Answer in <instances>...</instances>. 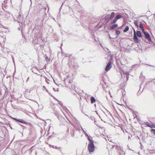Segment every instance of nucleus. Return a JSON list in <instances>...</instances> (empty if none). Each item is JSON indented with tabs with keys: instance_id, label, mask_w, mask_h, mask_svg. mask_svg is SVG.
Segmentation results:
<instances>
[{
	"instance_id": "f257e3e1",
	"label": "nucleus",
	"mask_w": 155,
	"mask_h": 155,
	"mask_svg": "<svg viewBox=\"0 0 155 155\" xmlns=\"http://www.w3.org/2000/svg\"><path fill=\"white\" fill-rule=\"evenodd\" d=\"M142 36V34L140 31H137L136 33L135 30L134 29L133 39L135 43H138L139 41V40L137 37L139 38H140Z\"/></svg>"
},
{
	"instance_id": "f03ea898",
	"label": "nucleus",
	"mask_w": 155,
	"mask_h": 155,
	"mask_svg": "<svg viewBox=\"0 0 155 155\" xmlns=\"http://www.w3.org/2000/svg\"><path fill=\"white\" fill-rule=\"evenodd\" d=\"M115 14V13L114 12H112L111 13V15H107L104 17V19L107 21V23H108L110 20H112L114 17Z\"/></svg>"
},
{
	"instance_id": "7ed1b4c3",
	"label": "nucleus",
	"mask_w": 155,
	"mask_h": 155,
	"mask_svg": "<svg viewBox=\"0 0 155 155\" xmlns=\"http://www.w3.org/2000/svg\"><path fill=\"white\" fill-rule=\"evenodd\" d=\"M95 146L93 143H89L88 145V149L89 151L91 153L94 151Z\"/></svg>"
},
{
	"instance_id": "20e7f679",
	"label": "nucleus",
	"mask_w": 155,
	"mask_h": 155,
	"mask_svg": "<svg viewBox=\"0 0 155 155\" xmlns=\"http://www.w3.org/2000/svg\"><path fill=\"white\" fill-rule=\"evenodd\" d=\"M111 62L110 61H109L105 67V70L106 71H107L111 68Z\"/></svg>"
},
{
	"instance_id": "39448f33",
	"label": "nucleus",
	"mask_w": 155,
	"mask_h": 155,
	"mask_svg": "<svg viewBox=\"0 0 155 155\" xmlns=\"http://www.w3.org/2000/svg\"><path fill=\"white\" fill-rule=\"evenodd\" d=\"M144 35L146 38L148 40L149 42L150 43L151 42L152 40L151 38L149 33L148 32H147L145 33Z\"/></svg>"
},
{
	"instance_id": "423d86ee",
	"label": "nucleus",
	"mask_w": 155,
	"mask_h": 155,
	"mask_svg": "<svg viewBox=\"0 0 155 155\" xmlns=\"http://www.w3.org/2000/svg\"><path fill=\"white\" fill-rule=\"evenodd\" d=\"M41 48V45L40 44L38 43H35V49L36 50H40Z\"/></svg>"
},
{
	"instance_id": "0eeeda50",
	"label": "nucleus",
	"mask_w": 155,
	"mask_h": 155,
	"mask_svg": "<svg viewBox=\"0 0 155 155\" xmlns=\"http://www.w3.org/2000/svg\"><path fill=\"white\" fill-rule=\"evenodd\" d=\"M77 10L78 12H81V14L84 12V11L82 10V7L80 6H78Z\"/></svg>"
},
{
	"instance_id": "6e6552de",
	"label": "nucleus",
	"mask_w": 155,
	"mask_h": 155,
	"mask_svg": "<svg viewBox=\"0 0 155 155\" xmlns=\"http://www.w3.org/2000/svg\"><path fill=\"white\" fill-rule=\"evenodd\" d=\"M46 9V8H42L40 10V11L41 12H43V18H45V16H46V14L45 13V10Z\"/></svg>"
},
{
	"instance_id": "1a4fd4ad",
	"label": "nucleus",
	"mask_w": 155,
	"mask_h": 155,
	"mask_svg": "<svg viewBox=\"0 0 155 155\" xmlns=\"http://www.w3.org/2000/svg\"><path fill=\"white\" fill-rule=\"evenodd\" d=\"M145 124L148 127H150L151 128L154 127L155 128V126H153V124H151L148 122H146L145 123Z\"/></svg>"
},
{
	"instance_id": "9d476101",
	"label": "nucleus",
	"mask_w": 155,
	"mask_h": 155,
	"mask_svg": "<svg viewBox=\"0 0 155 155\" xmlns=\"http://www.w3.org/2000/svg\"><path fill=\"white\" fill-rule=\"evenodd\" d=\"M103 88L104 90L105 91V92H107V90L108 88L107 86L105 84L103 85Z\"/></svg>"
},
{
	"instance_id": "9b49d317",
	"label": "nucleus",
	"mask_w": 155,
	"mask_h": 155,
	"mask_svg": "<svg viewBox=\"0 0 155 155\" xmlns=\"http://www.w3.org/2000/svg\"><path fill=\"white\" fill-rule=\"evenodd\" d=\"M118 24H115L113 25L110 28V29L112 30L114 29V28H116L118 26Z\"/></svg>"
},
{
	"instance_id": "f8f14e48",
	"label": "nucleus",
	"mask_w": 155,
	"mask_h": 155,
	"mask_svg": "<svg viewBox=\"0 0 155 155\" xmlns=\"http://www.w3.org/2000/svg\"><path fill=\"white\" fill-rule=\"evenodd\" d=\"M115 18L117 20L118 19L121 18H124V16L120 15H118L115 16Z\"/></svg>"
},
{
	"instance_id": "ddd939ff",
	"label": "nucleus",
	"mask_w": 155,
	"mask_h": 155,
	"mask_svg": "<svg viewBox=\"0 0 155 155\" xmlns=\"http://www.w3.org/2000/svg\"><path fill=\"white\" fill-rule=\"evenodd\" d=\"M25 123L23 124H25L28 128H30L31 125V124L29 122H27L25 121Z\"/></svg>"
},
{
	"instance_id": "4468645a",
	"label": "nucleus",
	"mask_w": 155,
	"mask_h": 155,
	"mask_svg": "<svg viewBox=\"0 0 155 155\" xmlns=\"http://www.w3.org/2000/svg\"><path fill=\"white\" fill-rule=\"evenodd\" d=\"M19 15L18 16L17 18V21L18 23H20L22 22V18L21 17L20 15Z\"/></svg>"
},
{
	"instance_id": "2eb2a0df",
	"label": "nucleus",
	"mask_w": 155,
	"mask_h": 155,
	"mask_svg": "<svg viewBox=\"0 0 155 155\" xmlns=\"http://www.w3.org/2000/svg\"><path fill=\"white\" fill-rule=\"evenodd\" d=\"M90 100L91 101V104L94 103L96 101V100L95 98L93 96L91 97V98H90Z\"/></svg>"
},
{
	"instance_id": "dca6fc26",
	"label": "nucleus",
	"mask_w": 155,
	"mask_h": 155,
	"mask_svg": "<svg viewBox=\"0 0 155 155\" xmlns=\"http://www.w3.org/2000/svg\"><path fill=\"white\" fill-rule=\"evenodd\" d=\"M16 121L20 123H22V124L24 123H25V121L24 120H23L21 119H17Z\"/></svg>"
},
{
	"instance_id": "f3484780",
	"label": "nucleus",
	"mask_w": 155,
	"mask_h": 155,
	"mask_svg": "<svg viewBox=\"0 0 155 155\" xmlns=\"http://www.w3.org/2000/svg\"><path fill=\"white\" fill-rule=\"evenodd\" d=\"M123 73L124 74H125L126 75V78H127V81L128 80V78H129V73L128 72L125 71V72H124Z\"/></svg>"
},
{
	"instance_id": "a211bd4d",
	"label": "nucleus",
	"mask_w": 155,
	"mask_h": 155,
	"mask_svg": "<svg viewBox=\"0 0 155 155\" xmlns=\"http://www.w3.org/2000/svg\"><path fill=\"white\" fill-rule=\"evenodd\" d=\"M87 140H89V143H94V141L91 139L90 136H87Z\"/></svg>"
},
{
	"instance_id": "6ab92c4d",
	"label": "nucleus",
	"mask_w": 155,
	"mask_h": 155,
	"mask_svg": "<svg viewBox=\"0 0 155 155\" xmlns=\"http://www.w3.org/2000/svg\"><path fill=\"white\" fill-rule=\"evenodd\" d=\"M140 78L142 79L143 80H144L145 79V77L142 75V72H141L140 74Z\"/></svg>"
},
{
	"instance_id": "aec40b11",
	"label": "nucleus",
	"mask_w": 155,
	"mask_h": 155,
	"mask_svg": "<svg viewBox=\"0 0 155 155\" xmlns=\"http://www.w3.org/2000/svg\"><path fill=\"white\" fill-rule=\"evenodd\" d=\"M134 23L135 24L136 26L137 27H138V21L137 20H134Z\"/></svg>"
},
{
	"instance_id": "412c9836",
	"label": "nucleus",
	"mask_w": 155,
	"mask_h": 155,
	"mask_svg": "<svg viewBox=\"0 0 155 155\" xmlns=\"http://www.w3.org/2000/svg\"><path fill=\"white\" fill-rule=\"evenodd\" d=\"M129 29V27L128 26H126V27L123 30L124 32H126L128 31Z\"/></svg>"
},
{
	"instance_id": "4be33fe9",
	"label": "nucleus",
	"mask_w": 155,
	"mask_h": 155,
	"mask_svg": "<svg viewBox=\"0 0 155 155\" xmlns=\"http://www.w3.org/2000/svg\"><path fill=\"white\" fill-rule=\"evenodd\" d=\"M62 54L63 55H64V56H65V57H68V56H71V55L69 54H66V53H63L62 52Z\"/></svg>"
},
{
	"instance_id": "5701e85b",
	"label": "nucleus",
	"mask_w": 155,
	"mask_h": 155,
	"mask_svg": "<svg viewBox=\"0 0 155 155\" xmlns=\"http://www.w3.org/2000/svg\"><path fill=\"white\" fill-rule=\"evenodd\" d=\"M117 21V20H116V19L115 18H114V20L111 22V24H114Z\"/></svg>"
},
{
	"instance_id": "b1692460",
	"label": "nucleus",
	"mask_w": 155,
	"mask_h": 155,
	"mask_svg": "<svg viewBox=\"0 0 155 155\" xmlns=\"http://www.w3.org/2000/svg\"><path fill=\"white\" fill-rule=\"evenodd\" d=\"M37 71H38L35 68H33L32 69V71L35 74H37Z\"/></svg>"
},
{
	"instance_id": "393cba45",
	"label": "nucleus",
	"mask_w": 155,
	"mask_h": 155,
	"mask_svg": "<svg viewBox=\"0 0 155 155\" xmlns=\"http://www.w3.org/2000/svg\"><path fill=\"white\" fill-rule=\"evenodd\" d=\"M139 27L141 29L143 28V25L141 22L140 23Z\"/></svg>"
},
{
	"instance_id": "a878e982",
	"label": "nucleus",
	"mask_w": 155,
	"mask_h": 155,
	"mask_svg": "<svg viewBox=\"0 0 155 155\" xmlns=\"http://www.w3.org/2000/svg\"><path fill=\"white\" fill-rule=\"evenodd\" d=\"M52 147L53 148H54V149H59V148H61L60 147H58L57 146H55L54 145L52 146Z\"/></svg>"
},
{
	"instance_id": "bb28decb",
	"label": "nucleus",
	"mask_w": 155,
	"mask_h": 155,
	"mask_svg": "<svg viewBox=\"0 0 155 155\" xmlns=\"http://www.w3.org/2000/svg\"><path fill=\"white\" fill-rule=\"evenodd\" d=\"M116 33L117 35H118L120 33V31L119 30H116Z\"/></svg>"
},
{
	"instance_id": "cd10ccee",
	"label": "nucleus",
	"mask_w": 155,
	"mask_h": 155,
	"mask_svg": "<svg viewBox=\"0 0 155 155\" xmlns=\"http://www.w3.org/2000/svg\"><path fill=\"white\" fill-rule=\"evenodd\" d=\"M125 95V91L123 90L122 92V96L123 97Z\"/></svg>"
},
{
	"instance_id": "c85d7f7f",
	"label": "nucleus",
	"mask_w": 155,
	"mask_h": 155,
	"mask_svg": "<svg viewBox=\"0 0 155 155\" xmlns=\"http://www.w3.org/2000/svg\"><path fill=\"white\" fill-rule=\"evenodd\" d=\"M89 117L92 120H93L95 119L94 117L93 116H91L90 117Z\"/></svg>"
},
{
	"instance_id": "c756f323",
	"label": "nucleus",
	"mask_w": 155,
	"mask_h": 155,
	"mask_svg": "<svg viewBox=\"0 0 155 155\" xmlns=\"http://www.w3.org/2000/svg\"><path fill=\"white\" fill-rule=\"evenodd\" d=\"M124 152L123 150H121V152L120 153L119 155H124Z\"/></svg>"
},
{
	"instance_id": "7c9ffc66",
	"label": "nucleus",
	"mask_w": 155,
	"mask_h": 155,
	"mask_svg": "<svg viewBox=\"0 0 155 155\" xmlns=\"http://www.w3.org/2000/svg\"><path fill=\"white\" fill-rule=\"evenodd\" d=\"M45 60L46 61H49L50 60V59L48 58L47 56H46L45 57Z\"/></svg>"
},
{
	"instance_id": "2f4dec72",
	"label": "nucleus",
	"mask_w": 155,
	"mask_h": 155,
	"mask_svg": "<svg viewBox=\"0 0 155 155\" xmlns=\"http://www.w3.org/2000/svg\"><path fill=\"white\" fill-rule=\"evenodd\" d=\"M82 129L83 130V131L84 132L85 136L86 137L87 136H88V135L87 134L86 132H85L84 130L82 128Z\"/></svg>"
},
{
	"instance_id": "473e14b6",
	"label": "nucleus",
	"mask_w": 155,
	"mask_h": 155,
	"mask_svg": "<svg viewBox=\"0 0 155 155\" xmlns=\"http://www.w3.org/2000/svg\"><path fill=\"white\" fill-rule=\"evenodd\" d=\"M141 29L142 30V32L144 34H145V33H146L147 32L146 31H145L144 28H143Z\"/></svg>"
},
{
	"instance_id": "72a5a7b5",
	"label": "nucleus",
	"mask_w": 155,
	"mask_h": 155,
	"mask_svg": "<svg viewBox=\"0 0 155 155\" xmlns=\"http://www.w3.org/2000/svg\"><path fill=\"white\" fill-rule=\"evenodd\" d=\"M151 131L155 135V129H152Z\"/></svg>"
},
{
	"instance_id": "f704fd0d",
	"label": "nucleus",
	"mask_w": 155,
	"mask_h": 155,
	"mask_svg": "<svg viewBox=\"0 0 155 155\" xmlns=\"http://www.w3.org/2000/svg\"><path fill=\"white\" fill-rule=\"evenodd\" d=\"M64 2H65V1L64 2L62 3V5H61V7L59 8V11H60H60H61V7H62V5H63L64 3Z\"/></svg>"
},
{
	"instance_id": "c9c22d12",
	"label": "nucleus",
	"mask_w": 155,
	"mask_h": 155,
	"mask_svg": "<svg viewBox=\"0 0 155 155\" xmlns=\"http://www.w3.org/2000/svg\"><path fill=\"white\" fill-rule=\"evenodd\" d=\"M20 125L21 126L23 127V129L26 128V127H25L24 126H23V125H22L21 124H20Z\"/></svg>"
},
{
	"instance_id": "e433bc0d",
	"label": "nucleus",
	"mask_w": 155,
	"mask_h": 155,
	"mask_svg": "<svg viewBox=\"0 0 155 155\" xmlns=\"http://www.w3.org/2000/svg\"><path fill=\"white\" fill-rule=\"evenodd\" d=\"M59 104L61 106H63V104L61 103H59Z\"/></svg>"
},
{
	"instance_id": "4c0bfd02",
	"label": "nucleus",
	"mask_w": 155,
	"mask_h": 155,
	"mask_svg": "<svg viewBox=\"0 0 155 155\" xmlns=\"http://www.w3.org/2000/svg\"><path fill=\"white\" fill-rule=\"evenodd\" d=\"M72 81H71V80H70L69 81V84L70 83L71 84V82Z\"/></svg>"
},
{
	"instance_id": "58836bf2",
	"label": "nucleus",
	"mask_w": 155,
	"mask_h": 155,
	"mask_svg": "<svg viewBox=\"0 0 155 155\" xmlns=\"http://www.w3.org/2000/svg\"><path fill=\"white\" fill-rule=\"evenodd\" d=\"M17 118H13V119L15 120V121H16V120L17 119Z\"/></svg>"
},
{
	"instance_id": "ea45409f",
	"label": "nucleus",
	"mask_w": 155,
	"mask_h": 155,
	"mask_svg": "<svg viewBox=\"0 0 155 155\" xmlns=\"http://www.w3.org/2000/svg\"><path fill=\"white\" fill-rule=\"evenodd\" d=\"M74 134L73 133L72 134H71V136L72 137H74Z\"/></svg>"
},
{
	"instance_id": "a19ab883",
	"label": "nucleus",
	"mask_w": 155,
	"mask_h": 155,
	"mask_svg": "<svg viewBox=\"0 0 155 155\" xmlns=\"http://www.w3.org/2000/svg\"><path fill=\"white\" fill-rule=\"evenodd\" d=\"M109 37L110 38V39H113V38H111L110 37V35H109Z\"/></svg>"
},
{
	"instance_id": "79ce46f5",
	"label": "nucleus",
	"mask_w": 155,
	"mask_h": 155,
	"mask_svg": "<svg viewBox=\"0 0 155 155\" xmlns=\"http://www.w3.org/2000/svg\"><path fill=\"white\" fill-rule=\"evenodd\" d=\"M94 120L95 124L96 125V121L95 119H94Z\"/></svg>"
},
{
	"instance_id": "37998d69",
	"label": "nucleus",
	"mask_w": 155,
	"mask_h": 155,
	"mask_svg": "<svg viewBox=\"0 0 155 155\" xmlns=\"http://www.w3.org/2000/svg\"><path fill=\"white\" fill-rule=\"evenodd\" d=\"M35 101V102L36 103H37L38 104V103L37 102L35 101Z\"/></svg>"
},
{
	"instance_id": "c03bdc74",
	"label": "nucleus",
	"mask_w": 155,
	"mask_h": 155,
	"mask_svg": "<svg viewBox=\"0 0 155 155\" xmlns=\"http://www.w3.org/2000/svg\"><path fill=\"white\" fill-rule=\"evenodd\" d=\"M28 79H29V77L27 78V81H28Z\"/></svg>"
},
{
	"instance_id": "a18cd8bd",
	"label": "nucleus",
	"mask_w": 155,
	"mask_h": 155,
	"mask_svg": "<svg viewBox=\"0 0 155 155\" xmlns=\"http://www.w3.org/2000/svg\"><path fill=\"white\" fill-rule=\"evenodd\" d=\"M130 138V137L129 136L128 137V139H129Z\"/></svg>"
},
{
	"instance_id": "49530a36",
	"label": "nucleus",
	"mask_w": 155,
	"mask_h": 155,
	"mask_svg": "<svg viewBox=\"0 0 155 155\" xmlns=\"http://www.w3.org/2000/svg\"><path fill=\"white\" fill-rule=\"evenodd\" d=\"M96 114L98 115V113L97 111H96Z\"/></svg>"
},
{
	"instance_id": "de8ad7c7",
	"label": "nucleus",
	"mask_w": 155,
	"mask_h": 155,
	"mask_svg": "<svg viewBox=\"0 0 155 155\" xmlns=\"http://www.w3.org/2000/svg\"><path fill=\"white\" fill-rule=\"evenodd\" d=\"M140 143L141 144V146L142 145L141 142H140Z\"/></svg>"
},
{
	"instance_id": "09e8293b",
	"label": "nucleus",
	"mask_w": 155,
	"mask_h": 155,
	"mask_svg": "<svg viewBox=\"0 0 155 155\" xmlns=\"http://www.w3.org/2000/svg\"><path fill=\"white\" fill-rule=\"evenodd\" d=\"M58 91V89H57V91Z\"/></svg>"
},
{
	"instance_id": "8fccbe9b",
	"label": "nucleus",
	"mask_w": 155,
	"mask_h": 155,
	"mask_svg": "<svg viewBox=\"0 0 155 155\" xmlns=\"http://www.w3.org/2000/svg\"><path fill=\"white\" fill-rule=\"evenodd\" d=\"M13 61L14 62V59H13Z\"/></svg>"
},
{
	"instance_id": "3c124183",
	"label": "nucleus",
	"mask_w": 155,
	"mask_h": 155,
	"mask_svg": "<svg viewBox=\"0 0 155 155\" xmlns=\"http://www.w3.org/2000/svg\"><path fill=\"white\" fill-rule=\"evenodd\" d=\"M0 33H2L1 31V30H0Z\"/></svg>"
},
{
	"instance_id": "603ef678",
	"label": "nucleus",
	"mask_w": 155,
	"mask_h": 155,
	"mask_svg": "<svg viewBox=\"0 0 155 155\" xmlns=\"http://www.w3.org/2000/svg\"><path fill=\"white\" fill-rule=\"evenodd\" d=\"M69 7V9H70V7L69 6V7Z\"/></svg>"
},
{
	"instance_id": "864d4df0",
	"label": "nucleus",
	"mask_w": 155,
	"mask_h": 155,
	"mask_svg": "<svg viewBox=\"0 0 155 155\" xmlns=\"http://www.w3.org/2000/svg\"><path fill=\"white\" fill-rule=\"evenodd\" d=\"M102 19H101L100 20V21H101V20H102Z\"/></svg>"
},
{
	"instance_id": "5fc2aeb1",
	"label": "nucleus",
	"mask_w": 155,
	"mask_h": 155,
	"mask_svg": "<svg viewBox=\"0 0 155 155\" xmlns=\"http://www.w3.org/2000/svg\"><path fill=\"white\" fill-rule=\"evenodd\" d=\"M106 48V49H107V50H108V49H107V48Z\"/></svg>"
},
{
	"instance_id": "6e6d98bb",
	"label": "nucleus",
	"mask_w": 155,
	"mask_h": 155,
	"mask_svg": "<svg viewBox=\"0 0 155 155\" xmlns=\"http://www.w3.org/2000/svg\"><path fill=\"white\" fill-rule=\"evenodd\" d=\"M138 139H139V138L138 137Z\"/></svg>"
},
{
	"instance_id": "4d7b16f0",
	"label": "nucleus",
	"mask_w": 155,
	"mask_h": 155,
	"mask_svg": "<svg viewBox=\"0 0 155 155\" xmlns=\"http://www.w3.org/2000/svg\"><path fill=\"white\" fill-rule=\"evenodd\" d=\"M82 49H81V51H82Z\"/></svg>"
},
{
	"instance_id": "13d9d810",
	"label": "nucleus",
	"mask_w": 155,
	"mask_h": 155,
	"mask_svg": "<svg viewBox=\"0 0 155 155\" xmlns=\"http://www.w3.org/2000/svg\"><path fill=\"white\" fill-rule=\"evenodd\" d=\"M0 68H1V67H0Z\"/></svg>"
}]
</instances>
